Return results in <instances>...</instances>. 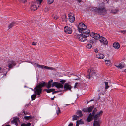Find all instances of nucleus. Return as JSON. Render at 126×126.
<instances>
[{"instance_id":"obj_1","label":"nucleus","mask_w":126,"mask_h":126,"mask_svg":"<svg viewBox=\"0 0 126 126\" xmlns=\"http://www.w3.org/2000/svg\"><path fill=\"white\" fill-rule=\"evenodd\" d=\"M46 83L43 81L42 82H40L35 88L34 90V94L32 95L31 96L32 100H34L36 97V95H38V97L40 96V94L42 93V88L44 87L46 85Z\"/></svg>"},{"instance_id":"obj_2","label":"nucleus","mask_w":126,"mask_h":126,"mask_svg":"<svg viewBox=\"0 0 126 126\" xmlns=\"http://www.w3.org/2000/svg\"><path fill=\"white\" fill-rule=\"evenodd\" d=\"M42 0H36V1L32 2L31 3V10L32 11H34L36 10L39 7Z\"/></svg>"},{"instance_id":"obj_3","label":"nucleus","mask_w":126,"mask_h":126,"mask_svg":"<svg viewBox=\"0 0 126 126\" xmlns=\"http://www.w3.org/2000/svg\"><path fill=\"white\" fill-rule=\"evenodd\" d=\"M93 10H95L96 12H98L100 15H104L106 14L107 10L105 8H94Z\"/></svg>"},{"instance_id":"obj_4","label":"nucleus","mask_w":126,"mask_h":126,"mask_svg":"<svg viewBox=\"0 0 126 126\" xmlns=\"http://www.w3.org/2000/svg\"><path fill=\"white\" fill-rule=\"evenodd\" d=\"M97 110L96 108H95L92 113H90L89 114L87 118V120L88 122H90L93 120V118L92 117H94L95 114V113H96Z\"/></svg>"},{"instance_id":"obj_5","label":"nucleus","mask_w":126,"mask_h":126,"mask_svg":"<svg viewBox=\"0 0 126 126\" xmlns=\"http://www.w3.org/2000/svg\"><path fill=\"white\" fill-rule=\"evenodd\" d=\"M87 72L89 79L90 77L94 78L95 76V71L93 69H88Z\"/></svg>"},{"instance_id":"obj_6","label":"nucleus","mask_w":126,"mask_h":126,"mask_svg":"<svg viewBox=\"0 0 126 126\" xmlns=\"http://www.w3.org/2000/svg\"><path fill=\"white\" fill-rule=\"evenodd\" d=\"M87 36L83 34H78L77 35V38L81 42H84L86 40Z\"/></svg>"},{"instance_id":"obj_7","label":"nucleus","mask_w":126,"mask_h":126,"mask_svg":"<svg viewBox=\"0 0 126 126\" xmlns=\"http://www.w3.org/2000/svg\"><path fill=\"white\" fill-rule=\"evenodd\" d=\"M7 63L8 67L10 69L12 68L16 64V62L13 60L8 61Z\"/></svg>"},{"instance_id":"obj_8","label":"nucleus","mask_w":126,"mask_h":126,"mask_svg":"<svg viewBox=\"0 0 126 126\" xmlns=\"http://www.w3.org/2000/svg\"><path fill=\"white\" fill-rule=\"evenodd\" d=\"M94 107V106H92L88 108H84L82 110V111L85 112H88L89 113L91 112Z\"/></svg>"},{"instance_id":"obj_9","label":"nucleus","mask_w":126,"mask_h":126,"mask_svg":"<svg viewBox=\"0 0 126 126\" xmlns=\"http://www.w3.org/2000/svg\"><path fill=\"white\" fill-rule=\"evenodd\" d=\"M64 30L65 32L67 34H71L72 32V29L70 27L67 26L64 27Z\"/></svg>"},{"instance_id":"obj_10","label":"nucleus","mask_w":126,"mask_h":126,"mask_svg":"<svg viewBox=\"0 0 126 126\" xmlns=\"http://www.w3.org/2000/svg\"><path fill=\"white\" fill-rule=\"evenodd\" d=\"M90 36L96 40L99 39L101 37L99 34L95 33L94 32H92V33L90 34Z\"/></svg>"},{"instance_id":"obj_11","label":"nucleus","mask_w":126,"mask_h":126,"mask_svg":"<svg viewBox=\"0 0 126 126\" xmlns=\"http://www.w3.org/2000/svg\"><path fill=\"white\" fill-rule=\"evenodd\" d=\"M55 86L57 88H62L63 86V85L59 83L54 82L52 83V87Z\"/></svg>"},{"instance_id":"obj_12","label":"nucleus","mask_w":126,"mask_h":126,"mask_svg":"<svg viewBox=\"0 0 126 126\" xmlns=\"http://www.w3.org/2000/svg\"><path fill=\"white\" fill-rule=\"evenodd\" d=\"M100 42L104 45L107 44L108 42L107 40L104 37L101 36L99 39Z\"/></svg>"},{"instance_id":"obj_13","label":"nucleus","mask_w":126,"mask_h":126,"mask_svg":"<svg viewBox=\"0 0 126 126\" xmlns=\"http://www.w3.org/2000/svg\"><path fill=\"white\" fill-rule=\"evenodd\" d=\"M82 34L83 33L85 34L86 35H88L90 33V30L88 29H85L82 30H81L79 31Z\"/></svg>"},{"instance_id":"obj_14","label":"nucleus","mask_w":126,"mask_h":126,"mask_svg":"<svg viewBox=\"0 0 126 126\" xmlns=\"http://www.w3.org/2000/svg\"><path fill=\"white\" fill-rule=\"evenodd\" d=\"M103 113L102 111H100L99 113H98L96 114H95L94 116V120H99L98 118L101 115H102Z\"/></svg>"},{"instance_id":"obj_15","label":"nucleus","mask_w":126,"mask_h":126,"mask_svg":"<svg viewBox=\"0 0 126 126\" xmlns=\"http://www.w3.org/2000/svg\"><path fill=\"white\" fill-rule=\"evenodd\" d=\"M69 19L71 23L73 22L75 19V17L74 15L72 16L68 14Z\"/></svg>"},{"instance_id":"obj_16","label":"nucleus","mask_w":126,"mask_h":126,"mask_svg":"<svg viewBox=\"0 0 126 126\" xmlns=\"http://www.w3.org/2000/svg\"><path fill=\"white\" fill-rule=\"evenodd\" d=\"M71 86L70 85H69L68 83H65L64 88L66 90H71Z\"/></svg>"},{"instance_id":"obj_17","label":"nucleus","mask_w":126,"mask_h":126,"mask_svg":"<svg viewBox=\"0 0 126 126\" xmlns=\"http://www.w3.org/2000/svg\"><path fill=\"white\" fill-rule=\"evenodd\" d=\"M113 46L116 49H118L120 47L119 44L118 42H114Z\"/></svg>"},{"instance_id":"obj_18","label":"nucleus","mask_w":126,"mask_h":126,"mask_svg":"<svg viewBox=\"0 0 126 126\" xmlns=\"http://www.w3.org/2000/svg\"><path fill=\"white\" fill-rule=\"evenodd\" d=\"M53 81V80H51L50 81H49L48 83V84H47V83L45 82L46 83V84L44 86H46L47 88H49L51 87V83Z\"/></svg>"},{"instance_id":"obj_19","label":"nucleus","mask_w":126,"mask_h":126,"mask_svg":"<svg viewBox=\"0 0 126 126\" xmlns=\"http://www.w3.org/2000/svg\"><path fill=\"white\" fill-rule=\"evenodd\" d=\"M124 62H121L118 65H115V66L118 68L121 69L124 67Z\"/></svg>"},{"instance_id":"obj_20","label":"nucleus","mask_w":126,"mask_h":126,"mask_svg":"<svg viewBox=\"0 0 126 126\" xmlns=\"http://www.w3.org/2000/svg\"><path fill=\"white\" fill-rule=\"evenodd\" d=\"M96 57L98 58L102 59L104 58V55L102 54L99 53L96 55Z\"/></svg>"},{"instance_id":"obj_21","label":"nucleus","mask_w":126,"mask_h":126,"mask_svg":"<svg viewBox=\"0 0 126 126\" xmlns=\"http://www.w3.org/2000/svg\"><path fill=\"white\" fill-rule=\"evenodd\" d=\"M85 26V28H86V25L83 23H81L79 24L78 26V29L79 31L81 30L80 28H81L82 26Z\"/></svg>"},{"instance_id":"obj_22","label":"nucleus","mask_w":126,"mask_h":126,"mask_svg":"<svg viewBox=\"0 0 126 126\" xmlns=\"http://www.w3.org/2000/svg\"><path fill=\"white\" fill-rule=\"evenodd\" d=\"M93 126H100L99 120H98L97 121L94 120L93 123Z\"/></svg>"},{"instance_id":"obj_23","label":"nucleus","mask_w":126,"mask_h":126,"mask_svg":"<svg viewBox=\"0 0 126 126\" xmlns=\"http://www.w3.org/2000/svg\"><path fill=\"white\" fill-rule=\"evenodd\" d=\"M18 120L19 118H18L16 117L11 122L15 123V125L16 126H17L18 125L17 121Z\"/></svg>"},{"instance_id":"obj_24","label":"nucleus","mask_w":126,"mask_h":126,"mask_svg":"<svg viewBox=\"0 0 126 126\" xmlns=\"http://www.w3.org/2000/svg\"><path fill=\"white\" fill-rule=\"evenodd\" d=\"M16 22H13L11 23L10 24H9L8 25V28L9 29H10L13 26L16 25Z\"/></svg>"},{"instance_id":"obj_25","label":"nucleus","mask_w":126,"mask_h":126,"mask_svg":"<svg viewBox=\"0 0 126 126\" xmlns=\"http://www.w3.org/2000/svg\"><path fill=\"white\" fill-rule=\"evenodd\" d=\"M76 114L78 115L79 117L82 116L83 115L82 111L80 110H78L76 112Z\"/></svg>"},{"instance_id":"obj_26","label":"nucleus","mask_w":126,"mask_h":126,"mask_svg":"<svg viewBox=\"0 0 126 126\" xmlns=\"http://www.w3.org/2000/svg\"><path fill=\"white\" fill-rule=\"evenodd\" d=\"M32 117L31 116H24V118L25 120H29L32 119Z\"/></svg>"},{"instance_id":"obj_27","label":"nucleus","mask_w":126,"mask_h":126,"mask_svg":"<svg viewBox=\"0 0 126 126\" xmlns=\"http://www.w3.org/2000/svg\"><path fill=\"white\" fill-rule=\"evenodd\" d=\"M47 93H50L54 91L55 90L54 89H46L45 90Z\"/></svg>"},{"instance_id":"obj_28","label":"nucleus","mask_w":126,"mask_h":126,"mask_svg":"<svg viewBox=\"0 0 126 126\" xmlns=\"http://www.w3.org/2000/svg\"><path fill=\"white\" fill-rule=\"evenodd\" d=\"M62 19L63 21H65L67 19V17L65 15H63L62 17Z\"/></svg>"},{"instance_id":"obj_29","label":"nucleus","mask_w":126,"mask_h":126,"mask_svg":"<svg viewBox=\"0 0 126 126\" xmlns=\"http://www.w3.org/2000/svg\"><path fill=\"white\" fill-rule=\"evenodd\" d=\"M31 125V123L29 122L27 124L22 123L21 125L20 126H30Z\"/></svg>"},{"instance_id":"obj_30","label":"nucleus","mask_w":126,"mask_h":126,"mask_svg":"<svg viewBox=\"0 0 126 126\" xmlns=\"http://www.w3.org/2000/svg\"><path fill=\"white\" fill-rule=\"evenodd\" d=\"M35 64L38 67L40 68H42L45 69L46 67H46V66H45L38 64L36 63H35Z\"/></svg>"},{"instance_id":"obj_31","label":"nucleus","mask_w":126,"mask_h":126,"mask_svg":"<svg viewBox=\"0 0 126 126\" xmlns=\"http://www.w3.org/2000/svg\"><path fill=\"white\" fill-rule=\"evenodd\" d=\"M45 67H46L45 69H46L52 70H55L56 69L55 68L51 67H49L46 66Z\"/></svg>"},{"instance_id":"obj_32","label":"nucleus","mask_w":126,"mask_h":126,"mask_svg":"<svg viewBox=\"0 0 126 126\" xmlns=\"http://www.w3.org/2000/svg\"><path fill=\"white\" fill-rule=\"evenodd\" d=\"M105 62L107 65H109L110 63V61L109 60H105Z\"/></svg>"},{"instance_id":"obj_33","label":"nucleus","mask_w":126,"mask_h":126,"mask_svg":"<svg viewBox=\"0 0 126 126\" xmlns=\"http://www.w3.org/2000/svg\"><path fill=\"white\" fill-rule=\"evenodd\" d=\"M118 11V10L116 9H112L111 10V12L114 14H115L117 13Z\"/></svg>"},{"instance_id":"obj_34","label":"nucleus","mask_w":126,"mask_h":126,"mask_svg":"<svg viewBox=\"0 0 126 126\" xmlns=\"http://www.w3.org/2000/svg\"><path fill=\"white\" fill-rule=\"evenodd\" d=\"M92 47V46L90 44H88L86 46L87 48L88 49H90Z\"/></svg>"},{"instance_id":"obj_35","label":"nucleus","mask_w":126,"mask_h":126,"mask_svg":"<svg viewBox=\"0 0 126 126\" xmlns=\"http://www.w3.org/2000/svg\"><path fill=\"white\" fill-rule=\"evenodd\" d=\"M79 117L76 115H74L73 117V120H77V118H79Z\"/></svg>"},{"instance_id":"obj_36","label":"nucleus","mask_w":126,"mask_h":126,"mask_svg":"<svg viewBox=\"0 0 126 126\" xmlns=\"http://www.w3.org/2000/svg\"><path fill=\"white\" fill-rule=\"evenodd\" d=\"M105 89H107L109 87V86L108 85V82H105Z\"/></svg>"},{"instance_id":"obj_37","label":"nucleus","mask_w":126,"mask_h":126,"mask_svg":"<svg viewBox=\"0 0 126 126\" xmlns=\"http://www.w3.org/2000/svg\"><path fill=\"white\" fill-rule=\"evenodd\" d=\"M52 17L54 19L56 20L59 18V17L56 15H54L52 16Z\"/></svg>"},{"instance_id":"obj_38","label":"nucleus","mask_w":126,"mask_h":126,"mask_svg":"<svg viewBox=\"0 0 126 126\" xmlns=\"http://www.w3.org/2000/svg\"><path fill=\"white\" fill-rule=\"evenodd\" d=\"M57 109L58 110H56V113L57 114V115H58L60 112V110L59 108V107H57Z\"/></svg>"},{"instance_id":"obj_39","label":"nucleus","mask_w":126,"mask_h":126,"mask_svg":"<svg viewBox=\"0 0 126 126\" xmlns=\"http://www.w3.org/2000/svg\"><path fill=\"white\" fill-rule=\"evenodd\" d=\"M54 1V0H47L48 3L49 4H51Z\"/></svg>"},{"instance_id":"obj_40","label":"nucleus","mask_w":126,"mask_h":126,"mask_svg":"<svg viewBox=\"0 0 126 126\" xmlns=\"http://www.w3.org/2000/svg\"><path fill=\"white\" fill-rule=\"evenodd\" d=\"M23 112H22V113H24V115L28 114L29 112H28L25 111L24 110H23Z\"/></svg>"},{"instance_id":"obj_41","label":"nucleus","mask_w":126,"mask_h":126,"mask_svg":"<svg viewBox=\"0 0 126 126\" xmlns=\"http://www.w3.org/2000/svg\"><path fill=\"white\" fill-rule=\"evenodd\" d=\"M120 32L124 34H125L126 33V30H121Z\"/></svg>"},{"instance_id":"obj_42","label":"nucleus","mask_w":126,"mask_h":126,"mask_svg":"<svg viewBox=\"0 0 126 126\" xmlns=\"http://www.w3.org/2000/svg\"><path fill=\"white\" fill-rule=\"evenodd\" d=\"M60 82H61L62 84H63L66 82V81L65 80H63L60 81Z\"/></svg>"},{"instance_id":"obj_43","label":"nucleus","mask_w":126,"mask_h":126,"mask_svg":"<svg viewBox=\"0 0 126 126\" xmlns=\"http://www.w3.org/2000/svg\"><path fill=\"white\" fill-rule=\"evenodd\" d=\"M85 26H82L81 27V28H80V29H81V30H82L83 29H86L87 28V27L86 26V28H85Z\"/></svg>"},{"instance_id":"obj_44","label":"nucleus","mask_w":126,"mask_h":126,"mask_svg":"<svg viewBox=\"0 0 126 126\" xmlns=\"http://www.w3.org/2000/svg\"><path fill=\"white\" fill-rule=\"evenodd\" d=\"M60 91H54V92H53L52 93V94H53L54 93H58V92H59Z\"/></svg>"},{"instance_id":"obj_45","label":"nucleus","mask_w":126,"mask_h":126,"mask_svg":"<svg viewBox=\"0 0 126 126\" xmlns=\"http://www.w3.org/2000/svg\"><path fill=\"white\" fill-rule=\"evenodd\" d=\"M98 50L97 49H95L94 50V52L96 53H97L98 51Z\"/></svg>"},{"instance_id":"obj_46","label":"nucleus","mask_w":126,"mask_h":126,"mask_svg":"<svg viewBox=\"0 0 126 126\" xmlns=\"http://www.w3.org/2000/svg\"><path fill=\"white\" fill-rule=\"evenodd\" d=\"M36 42H33L32 43V44L33 45H36Z\"/></svg>"},{"instance_id":"obj_47","label":"nucleus","mask_w":126,"mask_h":126,"mask_svg":"<svg viewBox=\"0 0 126 126\" xmlns=\"http://www.w3.org/2000/svg\"><path fill=\"white\" fill-rule=\"evenodd\" d=\"M23 113H22V112L20 113L19 114H18V116H21L23 115Z\"/></svg>"},{"instance_id":"obj_48","label":"nucleus","mask_w":126,"mask_h":126,"mask_svg":"<svg viewBox=\"0 0 126 126\" xmlns=\"http://www.w3.org/2000/svg\"><path fill=\"white\" fill-rule=\"evenodd\" d=\"M90 43L92 44H93V40H90L89 41Z\"/></svg>"},{"instance_id":"obj_49","label":"nucleus","mask_w":126,"mask_h":126,"mask_svg":"<svg viewBox=\"0 0 126 126\" xmlns=\"http://www.w3.org/2000/svg\"><path fill=\"white\" fill-rule=\"evenodd\" d=\"M78 84V83L77 82H76L75 83V86H74L75 87H76V86Z\"/></svg>"},{"instance_id":"obj_50","label":"nucleus","mask_w":126,"mask_h":126,"mask_svg":"<svg viewBox=\"0 0 126 126\" xmlns=\"http://www.w3.org/2000/svg\"><path fill=\"white\" fill-rule=\"evenodd\" d=\"M73 124L72 123H70L69 124V125L68 126H73Z\"/></svg>"},{"instance_id":"obj_51","label":"nucleus","mask_w":126,"mask_h":126,"mask_svg":"<svg viewBox=\"0 0 126 126\" xmlns=\"http://www.w3.org/2000/svg\"><path fill=\"white\" fill-rule=\"evenodd\" d=\"M78 121H77V123H76V126H79L78 125Z\"/></svg>"},{"instance_id":"obj_52","label":"nucleus","mask_w":126,"mask_h":126,"mask_svg":"<svg viewBox=\"0 0 126 126\" xmlns=\"http://www.w3.org/2000/svg\"><path fill=\"white\" fill-rule=\"evenodd\" d=\"M74 79L75 80H79V79L77 78V79Z\"/></svg>"},{"instance_id":"obj_53","label":"nucleus","mask_w":126,"mask_h":126,"mask_svg":"<svg viewBox=\"0 0 126 126\" xmlns=\"http://www.w3.org/2000/svg\"><path fill=\"white\" fill-rule=\"evenodd\" d=\"M51 99L52 100H53L54 99V98H51Z\"/></svg>"},{"instance_id":"obj_54","label":"nucleus","mask_w":126,"mask_h":126,"mask_svg":"<svg viewBox=\"0 0 126 126\" xmlns=\"http://www.w3.org/2000/svg\"><path fill=\"white\" fill-rule=\"evenodd\" d=\"M94 99L91 100H90V101H89V102H91V101H94Z\"/></svg>"},{"instance_id":"obj_55","label":"nucleus","mask_w":126,"mask_h":126,"mask_svg":"<svg viewBox=\"0 0 126 126\" xmlns=\"http://www.w3.org/2000/svg\"><path fill=\"white\" fill-rule=\"evenodd\" d=\"M1 68L0 67V73L1 72Z\"/></svg>"},{"instance_id":"obj_56","label":"nucleus","mask_w":126,"mask_h":126,"mask_svg":"<svg viewBox=\"0 0 126 126\" xmlns=\"http://www.w3.org/2000/svg\"><path fill=\"white\" fill-rule=\"evenodd\" d=\"M5 126H10L9 125H6Z\"/></svg>"},{"instance_id":"obj_57","label":"nucleus","mask_w":126,"mask_h":126,"mask_svg":"<svg viewBox=\"0 0 126 126\" xmlns=\"http://www.w3.org/2000/svg\"><path fill=\"white\" fill-rule=\"evenodd\" d=\"M87 104H88L90 102L89 101V102H88V101H87Z\"/></svg>"},{"instance_id":"obj_58","label":"nucleus","mask_w":126,"mask_h":126,"mask_svg":"<svg viewBox=\"0 0 126 126\" xmlns=\"http://www.w3.org/2000/svg\"><path fill=\"white\" fill-rule=\"evenodd\" d=\"M30 89H31V90H33V89H32V88H30Z\"/></svg>"},{"instance_id":"obj_59","label":"nucleus","mask_w":126,"mask_h":126,"mask_svg":"<svg viewBox=\"0 0 126 126\" xmlns=\"http://www.w3.org/2000/svg\"><path fill=\"white\" fill-rule=\"evenodd\" d=\"M68 104H66V105H66V106H67L68 105H69Z\"/></svg>"},{"instance_id":"obj_60","label":"nucleus","mask_w":126,"mask_h":126,"mask_svg":"<svg viewBox=\"0 0 126 126\" xmlns=\"http://www.w3.org/2000/svg\"><path fill=\"white\" fill-rule=\"evenodd\" d=\"M55 97H56L55 96H54L53 98H55Z\"/></svg>"},{"instance_id":"obj_61","label":"nucleus","mask_w":126,"mask_h":126,"mask_svg":"<svg viewBox=\"0 0 126 126\" xmlns=\"http://www.w3.org/2000/svg\"><path fill=\"white\" fill-rule=\"evenodd\" d=\"M125 71L126 72V70H125Z\"/></svg>"},{"instance_id":"obj_62","label":"nucleus","mask_w":126,"mask_h":126,"mask_svg":"<svg viewBox=\"0 0 126 126\" xmlns=\"http://www.w3.org/2000/svg\"><path fill=\"white\" fill-rule=\"evenodd\" d=\"M6 69H7V68H6Z\"/></svg>"}]
</instances>
